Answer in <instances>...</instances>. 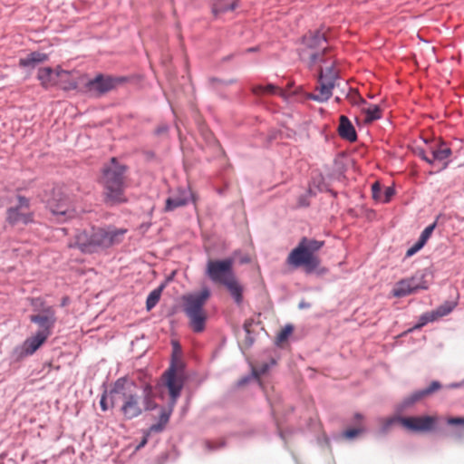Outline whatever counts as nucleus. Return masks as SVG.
<instances>
[{
    "label": "nucleus",
    "instance_id": "1",
    "mask_svg": "<svg viewBox=\"0 0 464 464\" xmlns=\"http://www.w3.org/2000/svg\"><path fill=\"white\" fill-rule=\"evenodd\" d=\"M111 406L120 404V411L125 420H132L158 407L152 385L141 387L126 378L118 379L109 392Z\"/></svg>",
    "mask_w": 464,
    "mask_h": 464
},
{
    "label": "nucleus",
    "instance_id": "2",
    "mask_svg": "<svg viewBox=\"0 0 464 464\" xmlns=\"http://www.w3.org/2000/svg\"><path fill=\"white\" fill-rule=\"evenodd\" d=\"M125 233L122 228L92 227L78 232L74 244L82 253H97L121 243Z\"/></svg>",
    "mask_w": 464,
    "mask_h": 464
},
{
    "label": "nucleus",
    "instance_id": "3",
    "mask_svg": "<svg viewBox=\"0 0 464 464\" xmlns=\"http://www.w3.org/2000/svg\"><path fill=\"white\" fill-rule=\"evenodd\" d=\"M233 265V258L210 259L206 266V275L214 284L224 285L234 301L240 304L243 300V287L236 277Z\"/></svg>",
    "mask_w": 464,
    "mask_h": 464
},
{
    "label": "nucleus",
    "instance_id": "4",
    "mask_svg": "<svg viewBox=\"0 0 464 464\" xmlns=\"http://www.w3.org/2000/svg\"><path fill=\"white\" fill-rule=\"evenodd\" d=\"M125 170L124 165L120 164L112 158L110 165L103 169L101 182L103 186L104 199L107 204L115 205L127 201L125 196Z\"/></svg>",
    "mask_w": 464,
    "mask_h": 464
},
{
    "label": "nucleus",
    "instance_id": "5",
    "mask_svg": "<svg viewBox=\"0 0 464 464\" xmlns=\"http://www.w3.org/2000/svg\"><path fill=\"white\" fill-rule=\"evenodd\" d=\"M304 47L301 49L299 55L309 68H313L317 64H329L330 61H334L332 57L326 55L328 46L324 33L321 31L310 32L303 37Z\"/></svg>",
    "mask_w": 464,
    "mask_h": 464
},
{
    "label": "nucleus",
    "instance_id": "6",
    "mask_svg": "<svg viewBox=\"0 0 464 464\" xmlns=\"http://www.w3.org/2000/svg\"><path fill=\"white\" fill-rule=\"evenodd\" d=\"M209 297L210 290L208 287L182 296L183 311L189 319L190 327L196 333H200L205 328L207 314L204 305Z\"/></svg>",
    "mask_w": 464,
    "mask_h": 464
},
{
    "label": "nucleus",
    "instance_id": "7",
    "mask_svg": "<svg viewBox=\"0 0 464 464\" xmlns=\"http://www.w3.org/2000/svg\"><path fill=\"white\" fill-rule=\"evenodd\" d=\"M334 61H330L324 67L320 66L318 85L315 88L316 93L307 94V98L318 102H327L332 96V91L338 80V72L334 69Z\"/></svg>",
    "mask_w": 464,
    "mask_h": 464
},
{
    "label": "nucleus",
    "instance_id": "8",
    "mask_svg": "<svg viewBox=\"0 0 464 464\" xmlns=\"http://www.w3.org/2000/svg\"><path fill=\"white\" fill-rule=\"evenodd\" d=\"M33 305L34 311L38 313L30 315V321L39 325L38 333L47 332L49 337L57 320L54 308L51 305H44L41 299L34 300Z\"/></svg>",
    "mask_w": 464,
    "mask_h": 464
},
{
    "label": "nucleus",
    "instance_id": "9",
    "mask_svg": "<svg viewBox=\"0 0 464 464\" xmlns=\"http://www.w3.org/2000/svg\"><path fill=\"white\" fill-rule=\"evenodd\" d=\"M286 263L294 267L303 266L305 273L311 274L319 266L320 259L317 255H312L299 242L289 253Z\"/></svg>",
    "mask_w": 464,
    "mask_h": 464
},
{
    "label": "nucleus",
    "instance_id": "10",
    "mask_svg": "<svg viewBox=\"0 0 464 464\" xmlns=\"http://www.w3.org/2000/svg\"><path fill=\"white\" fill-rule=\"evenodd\" d=\"M164 383L169 390L171 407H175L184 386V377L174 363L163 374Z\"/></svg>",
    "mask_w": 464,
    "mask_h": 464
},
{
    "label": "nucleus",
    "instance_id": "11",
    "mask_svg": "<svg viewBox=\"0 0 464 464\" xmlns=\"http://www.w3.org/2000/svg\"><path fill=\"white\" fill-rule=\"evenodd\" d=\"M48 339V333H38L28 337L21 345L16 346L12 353L11 358L14 361H20L24 357L34 354Z\"/></svg>",
    "mask_w": 464,
    "mask_h": 464
},
{
    "label": "nucleus",
    "instance_id": "12",
    "mask_svg": "<svg viewBox=\"0 0 464 464\" xmlns=\"http://www.w3.org/2000/svg\"><path fill=\"white\" fill-rule=\"evenodd\" d=\"M47 207L59 222H63L75 216V210L71 208L67 197L59 191L53 192V196L49 199Z\"/></svg>",
    "mask_w": 464,
    "mask_h": 464
},
{
    "label": "nucleus",
    "instance_id": "13",
    "mask_svg": "<svg viewBox=\"0 0 464 464\" xmlns=\"http://www.w3.org/2000/svg\"><path fill=\"white\" fill-rule=\"evenodd\" d=\"M7 220L12 225L28 224L32 221V214L29 211V200L22 196L18 197V205L7 210Z\"/></svg>",
    "mask_w": 464,
    "mask_h": 464
},
{
    "label": "nucleus",
    "instance_id": "14",
    "mask_svg": "<svg viewBox=\"0 0 464 464\" xmlns=\"http://www.w3.org/2000/svg\"><path fill=\"white\" fill-rule=\"evenodd\" d=\"M399 420L403 427L416 432L430 431L433 429L436 422V419L430 416L402 417L399 418Z\"/></svg>",
    "mask_w": 464,
    "mask_h": 464
},
{
    "label": "nucleus",
    "instance_id": "15",
    "mask_svg": "<svg viewBox=\"0 0 464 464\" xmlns=\"http://www.w3.org/2000/svg\"><path fill=\"white\" fill-rule=\"evenodd\" d=\"M69 75V72L57 67L54 71L50 67L40 68L37 78L44 88L57 84V79Z\"/></svg>",
    "mask_w": 464,
    "mask_h": 464
},
{
    "label": "nucleus",
    "instance_id": "16",
    "mask_svg": "<svg viewBox=\"0 0 464 464\" xmlns=\"http://www.w3.org/2000/svg\"><path fill=\"white\" fill-rule=\"evenodd\" d=\"M441 388V384L438 381H433L429 387L416 391L412 392L411 395L406 397L401 403L400 404L399 408L401 411H403L413 404H415L417 401L422 400L426 396L430 395L434 392L440 390Z\"/></svg>",
    "mask_w": 464,
    "mask_h": 464
},
{
    "label": "nucleus",
    "instance_id": "17",
    "mask_svg": "<svg viewBox=\"0 0 464 464\" xmlns=\"http://www.w3.org/2000/svg\"><path fill=\"white\" fill-rule=\"evenodd\" d=\"M192 198V193L188 188H179L177 193L166 199L165 211H172L178 208L186 206Z\"/></svg>",
    "mask_w": 464,
    "mask_h": 464
},
{
    "label": "nucleus",
    "instance_id": "18",
    "mask_svg": "<svg viewBox=\"0 0 464 464\" xmlns=\"http://www.w3.org/2000/svg\"><path fill=\"white\" fill-rule=\"evenodd\" d=\"M117 82L118 81L112 77L97 75L88 82V87L90 91H95L102 94L112 90Z\"/></svg>",
    "mask_w": 464,
    "mask_h": 464
},
{
    "label": "nucleus",
    "instance_id": "19",
    "mask_svg": "<svg viewBox=\"0 0 464 464\" xmlns=\"http://www.w3.org/2000/svg\"><path fill=\"white\" fill-rule=\"evenodd\" d=\"M338 132L343 139L348 141H355L357 139V134L354 127L353 126L349 119L344 115H342L340 117Z\"/></svg>",
    "mask_w": 464,
    "mask_h": 464
},
{
    "label": "nucleus",
    "instance_id": "20",
    "mask_svg": "<svg viewBox=\"0 0 464 464\" xmlns=\"http://www.w3.org/2000/svg\"><path fill=\"white\" fill-rule=\"evenodd\" d=\"M430 154L433 160V165L438 162H442L451 155V150L442 142H437L430 146Z\"/></svg>",
    "mask_w": 464,
    "mask_h": 464
},
{
    "label": "nucleus",
    "instance_id": "21",
    "mask_svg": "<svg viewBox=\"0 0 464 464\" xmlns=\"http://www.w3.org/2000/svg\"><path fill=\"white\" fill-rule=\"evenodd\" d=\"M372 194L375 201L388 203L395 194V190L392 187H387L382 192L381 184L376 181L372 185Z\"/></svg>",
    "mask_w": 464,
    "mask_h": 464
},
{
    "label": "nucleus",
    "instance_id": "22",
    "mask_svg": "<svg viewBox=\"0 0 464 464\" xmlns=\"http://www.w3.org/2000/svg\"><path fill=\"white\" fill-rule=\"evenodd\" d=\"M252 92L256 96H263V95H279L282 97L285 96V92L282 89L278 88L277 86L268 83L266 85H256L252 88Z\"/></svg>",
    "mask_w": 464,
    "mask_h": 464
},
{
    "label": "nucleus",
    "instance_id": "23",
    "mask_svg": "<svg viewBox=\"0 0 464 464\" xmlns=\"http://www.w3.org/2000/svg\"><path fill=\"white\" fill-rule=\"evenodd\" d=\"M415 292L416 289L409 278L401 279L392 289V295L396 297H403Z\"/></svg>",
    "mask_w": 464,
    "mask_h": 464
},
{
    "label": "nucleus",
    "instance_id": "24",
    "mask_svg": "<svg viewBox=\"0 0 464 464\" xmlns=\"http://www.w3.org/2000/svg\"><path fill=\"white\" fill-rule=\"evenodd\" d=\"M48 59L47 54L39 52L29 53L26 57L20 59V65L23 67H34Z\"/></svg>",
    "mask_w": 464,
    "mask_h": 464
},
{
    "label": "nucleus",
    "instance_id": "25",
    "mask_svg": "<svg viewBox=\"0 0 464 464\" xmlns=\"http://www.w3.org/2000/svg\"><path fill=\"white\" fill-rule=\"evenodd\" d=\"M342 92L344 95V98L348 100L352 105L359 106L366 103V101L359 94V92L356 90L350 88L347 83H344V89H343Z\"/></svg>",
    "mask_w": 464,
    "mask_h": 464
},
{
    "label": "nucleus",
    "instance_id": "26",
    "mask_svg": "<svg viewBox=\"0 0 464 464\" xmlns=\"http://www.w3.org/2000/svg\"><path fill=\"white\" fill-rule=\"evenodd\" d=\"M237 0H214L212 11L215 15L233 10L237 6Z\"/></svg>",
    "mask_w": 464,
    "mask_h": 464
},
{
    "label": "nucleus",
    "instance_id": "27",
    "mask_svg": "<svg viewBox=\"0 0 464 464\" xmlns=\"http://www.w3.org/2000/svg\"><path fill=\"white\" fill-rule=\"evenodd\" d=\"M409 279L416 291L426 290L429 288V282L426 280V275L422 272L416 273Z\"/></svg>",
    "mask_w": 464,
    "mask_h": 464
},
{
    "label": "nucleus",
    "instance_id": "28",
    "mask_svg": "<svg viewBox=\"0 0 464 464\" xmlns=\"http://www.w3.org/2000/svg\"><path fill=\"white\" fill-rule=\"evenodd\" d=\"M300 243L310 252L312 255H316V252L324 246V241L303 237Z\"/></svg>",
    "mask_w": 464,
    "mask_h": 464
},
{
    "label": "nucleus",
    "instance_id": "29",
    "mask_svg": "<svg viewBox=\"0 0 464 464\" xmlns=\"http://www.w3.org/2000/svg\"><path fill=\"white\" fill-rule=\"evenodd\" d=\"M362 111L365 114V122H372L382 116L381 110L377 105H371L368 108L362 109Z\"/></svg>",
    "mask_w": 464,
    "mask_h": 464
},
{
    "label": "nucleus",
    "instance_id": "30",
    "mask_svg": "<svg viewBox=\"0 0 464 464\" xmlns=\"http://www.w3.org/2000/svg\"><path fill=\"white\" fill-rule=\"evenodd\" d=\"M161 295V287L154 289L150 293L146 300V308L148 311L151 310L156 306L158 302L160 301Z\"/></svg>",
    "mask_w": 464,
    "mask_h": 464
},
{
    "label": "nucleus",
    "instance_id": "31",
    "mask_svg": "<svg viewBox=\"0 0 464 464\" xmlns=\"http://www.w3.org/2000/svg\"><path fill=\"white\" fill-rule=\"evenodd\" d=\"M455 304L453 303H445L440 307H438L433 313L435 314L436 318L442 317L449 314L454 308Z\"/></svg>",
    "mask_w": 464,
    "mask_h": 464
},
{
    "label": "nucleus",
    "instance_id": "32",
    "mask_svg": "<svg viewBox=\"0 0 464 464\" xmlns=\"http://www.w3.org/2000/svg\"><path fill=\"white\" fill-rule=\"evenodd\" d=\"M57 84H61L64 90H73L77 88V82L68 76L63 77L62 80L57 79Z\"/></svg>",
    "mask_w": 464,
    "mask_h": 464
},
{
    "label": "nucleus",
    "instance_id": "33",
    "mask_svg": "<svg viewBox=\"0 0 464 464\" xmlns=\"http://www.w3.org/2000/svg\"><path fill=\"white\" fill-rule=\"evenodd\" d=\"M436 318L435 314L431 312L430 314H424L420 316V322L413 327V329H419L424 326L427 323L434 321Z\"/></svg>",
    "mask_w": 464,
    "mask_h": 464
},
{
    "label": "nucleus",
    "instance_id": "34",
    "mask_svg": "<svg viewBox=\"0 0 464 464\" xmlns=\"http://www.w3.org/2000/svg\"><path fill=\"white\" fill-rule=\"evenodd\" d=\"M174 407H171V402L169 403V409L168 410H162L160 415L159 421L163 425L166 426L167 423L169 420L170 415L173 411Z\"/></svg>",
    "mask_w": 464,
    "mask_h": 464
},
{
    "label": "nucleus",
    "instance_id": "35",
    "mask_svg": "<svg viewBox=\"0 0 464 464\" xmlns=\"http://www.w3.org/2000/svg\"><path fill=\"white\" fill-rule=\"evenodd\" d=\"M437 226L436 222H433L432 224L429 225L425 229L421 232L419 238H420L423 242L427 243L429 238L430 237L432 232L434 231L435 227Z\"/></svg>",
    "mask_w": 464,
    "mask_h": 464
},
{
    "label": "nucleus",
    "instance_id": "36",
    "mask_svg": "<svg viewBox=\"0 0 464 464\" xmlns=\"http://www.w3.org/2000/svg\"><path fill=\"white\" fill-rule=\"evenodd\" d=\"M364 432V429L363 428H355V429H349V430H346L344 432H343V436L346 438V439H349V440H353L354 439L356 436H358L359 434Z\"/></svg>",
    "mask_w": 464,
    "mask_h": 464
},
{
    "label": "nucleus",
    "instance_id": "37",
    "mask_svg": "<svg viewBox=\"0 0 464 464\" xmlns=\"http://www.w3.org/2000/svg\"><path fill=\"white\" fill-rule=\"evenodd\" d=\"M399 418L400 417H392L384 420L382 427V432H387L395 422H400Z\"/></svg>",
    "mask_w": 464,
    "mask_h": 464
},
{
    "label": "nucleus",
    "instance_id": "38",
    "mask_svg": "<svg viewBox=\"0 0 464 464\" xmlns=\"http://www.w3.org/2000/svg\"><path fill=\"white\" fill-rule=\"evenodd\" d=\"M269 369L268 363H263L260 367L252 369V375L254 378H259L260 375L266 373Z\"/></svg>",
    "mask_w": 464,
    "mask_h": 464
},
{
    "label": "nucleus",
    "instance_id": "39",
    "mask_svg": "<svg viewBox=\"0 0 464 464\" xmlns=\"http://www.w3.org/2000/svg\"><path fill=\"white\" fill-rule=\"evenodd\" d=\"M293 331V327L291 325H286L285 328L281 330V332L277 335V340L279 342H283L287 339L290 334Z\"/></svg>",
    "mask_w": 464,
    "mask_h": 464
},
{
    "label": "nucleus",
    "instance_id": "40",
    "mask_svg": "<svg viewBox=\"0 0 464 464\" xmlns=\"http://www.w3.org/2000/svg\"><path fill=\"white\" fill-rule=\"evenodd\" d=\"M419 156L425 160L427 163L433 165V160H431V155L430 154V150L425 151L424 150H420Z\"/></svg>",
    "mask_w": 464,
    "mask_h": 464
},
{
    "label": "nucleus",
    "instance_id": "41",
    "mask_svg": "<svg viewBox=\"0 0 464 464\" xmlns=\"http://www.w3.org/2000/svg\"><path fill=\"white\" fill-rule=\"evenodd\" d=\"M108 395L110 396V394L105 391L102 393L101 400H100V406L103 411H106L109 409L108 404H107V396Z\"/></svg>",
    "mask_w": 464,
    "mask_h": 464
},
{
    "label": "nucleus",
    "instance_id": "42",
    "mask_svg": "<svg viewBox=\"0 0 464 464\" xmlns=\"http://www.w3.org/2000/svg\"><path fill=\"white\" fill-rule=\"evenodd\" d=\"M447 422L450 425H464V418L455 417L448 419Z\"/></svg>",
    "mask_w": 464,
    "mask_h": 464
},
{
    "label": "nucleus",
    "instance_id": "43",
    "mask_svg": "<svg viewBox=\"0 0 464 464\" xmlns=\"http://www.w3.org/2000/svg\"><path fill=\"white\" fill-rule=\"evenodd\" d=\"M165 429V426H163L160 421L150 426V430L151 432L159 433L161 432Z\"/></svg>",
    "mask_w": 464,
    "mask_h": 464
},
{
    "label": "nucleus",
    "instance_id": "44",
    "mask_svg": "<svg viewBox=\"0 0 464 464\" xmlns=\"http://www.w3.org/2000/svg\"><path fill=\"white\" fill-rule=\"evenodd\" d=\"M425 242L419 238L418 241L414 243L412 246L416 248L417 251H420L425 246Z\"/></svg>",
    "mask_w": 464,
    "mask_h": 464
},
{
    "label": "nucleus",
    "instance_id": "45",
    "mask_svg": "<svg viewBox=\"0 0 464 464\" xmlns=\"http://www.w3.org/2000/svg\"><path fill=\"white\" fill-rule=\"evenodd\" d=\"M418 251L416 250V248L411 246L406 252V256L407 257H410V256H412L413 255H415Z\"/></svg>",
    "mask_w": 464,
    "mask_h": 464
},
{
    "label": "nucleus",
    "instance_id": "46",
    "mask_svg": "<svg viewBox=\"0 0 464 464\" xmlns=\"http://www.w3.org/2000/svg\"><path fill=\"white\" fill-rule=\"evenodd\" d=\"M308 201L305 198V196H303L299 198V205L300 206H308Z\"/></svg>",
    "mask_w": 464,
    "mask_h": 464
},
{
    "label": "nucleus",
    "instance_id": "47",
    "mask_svg": "<svg viewBox=\"0 0 464 464\" xmlns=\"http://www.w3.org/2000/svg\"><path fill=\"white\" fill-rule=\"evenodd\" d=\"M298 307L300 309L309 308L310 307V304L306 303L304 301H302V302L299 303Z\"/></svg>",
    "mask_w": 464,
    "mask_h": 464
},
{
    "label": "nucleus",
    "instance_id": "48",
    "mask_svg": "<svg viewBox=\"0 0 464 464\" xmlns=\"http://www.w3.org/2000/svg\"><path fill=\"white\" fill-rule=\"evenodd\" d=\"M251 377H245L243 379H241L239 382H238V385H244L246 384L249 380H250Z\"/></svg>",
    "mask_w": 464,
    "mask_h": 464
},
{
    "label": "nucleus",
    "instance_id": "49",
    "mask_svg": "<svg viewBox=\"0 0 464 464\" xmlns=\"http://www.w3.org/2000/svg\"><path fill=\"white\" fill-rule=\"evenodd\" d=\"M464 384V382L462 383H451L450 384V388H459Z\"/></svg>",
    "mask_w": 464,
    "mask_h": 464
},
{
    "label": "nucleus",
    "instance_id": "50",
    "mask_svg": "<svg viewBox=\"0 0 464 464\" xmlns=\"http://www.w3.org/2000/svg\"><path fill=\"white\" fill-rule=\"evenodd\" d=\"M354 419H355L356 420H361L362 419V416L360 413H356V414L354 415Z\"/></svg>",
    "mask_w": 464,
    "mask_h": 464
},
{
    "label": "nucleus",
    "instance_id": "51",
    "mask_svg": "<svg viewBox=\"0 0 464 464\" xmlns=\"http://www.w3.org/2000/svg\"><path fill=\"white\" fill-rule=\"evenodd\" d=\"M334 100H335V102H340L341 100H342V97L341 96H336Z\"/></svg>",
    "mask_w": 464,
    "mask_h": 464
},
{
    "label": "nucleus",
    "instance_id": "52",
    "mask_svg": "<svg viewBox=\"0 0 464 464\" xmlns=\"http://www.w3.org/2000/svg\"><path fill=\"white\" fill-rule=\"evenodd\" d=\"M308 195H311L312 194V189L310 188L307 192Z\"/></svg>",
    "mask_w": 464,
    "mask_h": 464
},
{
    "label": "nucleus",
    "instance_id": "53",
    "mask_svg": "<svg viewBox=\"0 0 464 464\" xmlns=\"http://www.w3.org/2000/svg\"><path fill=\"white\" fill-rule=\"evenodd\" d=\"M145 443H146V440H144L143 441H141V445H140V446H143Z\"/></svg>",
    "mask_w": 464,
    "mask_h": 464
}]
</instances>
